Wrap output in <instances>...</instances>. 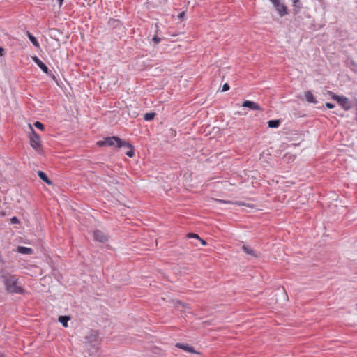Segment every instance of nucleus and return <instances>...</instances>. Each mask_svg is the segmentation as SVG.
I'll return each instance as SVG.
<instances>
[{
    "label": "nucleus",
    "mask_w": 357,
    "mask_h": 357,
    "mask_svg": "<svg viewBox=\"0 0 357 357\" xmlns=\"http://www.w3.org/2000/svg\"><path fill=\"white\" fill-rule=\"evenodd\" d=\"M0 282L3 283L5 290L9 294H24L25 290L18 284V278L16 275L0 271Z\"/></svg>",
    "instance_id": "f257e3e1"
},
{
    "label": "nucleus",
    "mask_w": 357,
    "mask_h": 357,
    "mask_svg": "<svg viewBox=\"0 0 357 357\" xmlns=\"http://www.w3.org/2000/svg\"><path fill=\"white\" fill-rule=\"evenodd\" d=\"M97 145L99 147L102 146H115L117 148H121L123 146H131V144L127 142L118 137H107L104 138L102 140L98 141Z\"/></svg>",
    "instance_id": "f03ea898"
},
{
    "label": "nucleus",
    "mask_w": 357,
    "mask_h": 357,
    "mask_svg": "<svg viewBox=\"0 0 357 357\" xmlns=\"http://www.w3.org/2000/svg\"><path fill=\"white\" fill-rule=\"evenodd\" d=\"M331 98L336 101L345 111L349 110L352 107V102L349 99L344 96H339L333 93Z\"/></svg>",
    "instance_id": "7ed1b4c3"
},
{
    "label": "nucleus",
    "mask_w": 357,
    "mask_h": 357,
    "mask_svg": "<svg viewBox=\"0 0 357 357\" xmlns=\"http://www.w3.org/2000/svg\"><path fill=\"white\" fill-rule=\"evenodd\" d=\"M30 127L31 126H30ZM31 129L30 145L33 149L38 151L41 147L40 137L32 128Z\"/></svg>",
    "instance_id": "20e7f679"
},
{
    "label": "nucleus",
    "mask_w": 357,
    "mask_h": 357,
    "mask_svg": "<svg viewBox=\"0 0 357 357\" xmlns=\"http://www.w3.org/2000/svg\"><path fill=\"white\" fill-rule=\"evenodd\" d=\"M273 5L276 11L280 17H283L287 14V8L284 4L280 3V0H269Z\"/></svg>",
    "instance_id": "39448f33"
},
{
    "label": "nucleus",
    "mask_w": 357,
    "mask_h": 357,
    "mask_svg": "<svg viewBox=\"0 0 357 357\" xmlns=\"http://www.w3.org/2000/svg\"><path fill=\"white\" fill-rule=\"evenodd\" d=\"M93 238L95 241L100 243H105L108 241L109 236L104 231L96 229L93 231Z\"/></svg>",
    "instance_id": "423d86ee"
},
{
    "label": "nucleus",
    "mask_w": 357,
    "mask_h": 357,
    "mask_svg": "<svg viewBox=\"0 0 357 357\" xmlns=\"http://www.w3.org/2000/svg\"><path fill=\"white\" fill-rule=\"evenodd\" d=\"M32 59L43 73L48 75H52V72L49 70L48 67L37 56H34Z\"/></svg>",
    "instance_id": "0eeeda50"
},
{
    "label": "nucleus",
    "mask_w": 357,
    "mask_h": 357,
    "mask_svg": "<svg viewBox=\"0 0 357 357\" xmlns=\"http://www.w3.org/2000/svg\"><path fill=\"white\" fill-rule=\"evenodd\" d=\"M98 335L95 331H91V333L84 337L85 342L89 344H94L98 342Z\"/></svg>",
    "instance_id": "6e6552de"
},
{
    "label": "nucleus",
    "mask_w": 357,
    "mask_h": 357,
    "mask_svg": "<svg viewBox=\"0 0 357 357\" xmlns=\"http://www.w3.org/2000/svg\"><path fill=\"white\" fill-rule=\"evenodd\" d=\"M243 107L249 108L252 110H262V108L257 103L250 100L244 101Z\"/></svg>",
    "instance_id": "1a4fd4ad"
},
{
    "label": "nucleus",
    "mask_w": 357,
    "mask_h": 357,
    "mask_svg": "<svg viewBox=\"0 0 357 357\" xmlns=\"http://www.w3.org/2000/svg\"><path fill=\"white\" fill-rule=\"evenodd\" d=\"M242 250L247 254L253 257H259V255L255 252L252 248L248 245H243L242 246Z\"/></svg>",
    "instance_id": "9d476101"
},
{
    "label": "nucleus",
    "mask_w": 357,
    "mask_h": 357,
    "mask_svg": "<svg viewBox=\"0 0 357 357\" xmlns=\"http://www.w3.org/2000/svg\"><path fill=\"white\" fill-rule=\"evenodd\" d=\"M176 346L180 349H182L183 350L188 351V352L192 353V354L196 353L194 348L191 346H189L188 344L177 343Z\"/></svg>",
    "instance_id": "9b49d317"
},
{
    "label": "nucleus",
    "mask_w": 357,
    "mask_h": 357,
    "mask_svg": "<svg viewBox=\"0 0 357 357\" xmlns=\"http://www.w3.org/2000/svg\"><path fill=\"white\" fill-rule=\"evenodd\" d=\"M38 175L39 178L48 185H52V181L48 178L47 174L43 171H38Z\"/></svg>",
    "instance_id": "f8f14e48"
},
{
    "label": "nucleus",
    "mask_w": 357,
    "mask_h": 357,
    "mask_svg": "<svg viewBox=\"0 0 357 357\" xmlns=\"http://www.w3.org/2000/svg\"><path fill=\"white\" fill-rule=\"evenodd\" d=\"M17 250L19 253L23 255H31L33 253V249L31 248L24 247V246H18Z\"/></svg>",
    "instance_id": "ddd939ff"
},
{
    "label": "nucleus",
    "mask_w": 357,
    "mask_h": 357,
    "mask_svg": "<svg viewBox=\"0 0 357 357\" xmlns=\"http://www.w3.org/2000/svg\"><path fill=\"white\" fill-rule=\"evenodd\" d=\"M26 36H28L29 40L31 42L34 47H40V43L37 40L36 38L33 35H32L29 31H26Z\"/></svg>",
    "instance_id": "4468645a"
},
{
    "label": "nucleus",
    "mask_w": 357,
    "mask_h": 357,
    "mask_svg": "<svg viewBox=\"0 0 357 357\" xmlns=\"http://www.w3.org/2000/svg\"><path fill=\"white\" fill-rule=\"evenodd\" d=\"M305 96L306 98V100L308 102L316 104L317 102V100L314 97L312 93L310 91H307L305 93Z\"/></svg>",
    "instance_id": "2eb2a0df"
},
{
    "label": "nucleus",
    "mask_w": 357,
    "mask_h": 357,
    "mask_svg": "<svg viewBox=\"0 0 357 357\" xmlns=\"http://www.w3.org/2000/svg\"><path fill=\"white\" fill-rule=\"evenodd\" d=\"M280 124V121L278 119L270 120L268 121V126L269 128H277Z\"/></svg>",
    "instance_id": "dca6fc26"
},
{
    "label": "nucleus",
    "mask_w": 357,
    "mask_h": 357,
    "mask_svg": "<svg viewBox=\"0 0 357 357\" xmlns=\"http://www.w3.org/2000/svg\"><path fill=\"white\" fill-rule=\"evenodd\" d=\"M70 320V317L68 316H60L59 321L63 325V327H68V321Z\"/></svg>",
    "instance_id": "f3484780"
},
{
    "label": "nucleus",
    "mask_w": 357,
    "mask_h": 357,
    "mask_svg": "<svg viewBox=\"0 0 357 357\" xmlns=\"http://www.w3.org/2000/svg\"><path fill=\"white\" fill-rule=\"evenodd\" d=\"M155 116V112H148L144 115V119L146 121H150L154 119Z\"/></svg>",
    "instance_id": "a211bd4d"
},
{
    "label": "nucleus",
    "mask_w": 357,
    "mask_h": 357,
    "mask_svg": "<svg viewBox=\"0 0 357 357\" xmlns=\"http://www.w3.org/2000/svg\"><path fill=\"white\" fill-rule=\"evenodd\" d=\"M127 148H129V150L127 151L125 154L130 157V158H132L134 156V151H133V146L131 144V146H126Z\"/></svg>",
    "instance_id": "6ab92c4d"
},
{
    "label": "nucleus",
    "mask_w": 357,
    "mask_h": 357,
    "mask_svg": "<svg viewBox=\"0 0 357 357\" xmlns=\"http://www.w3.org/2000/svg\"><path fill=\"white\" fill-rule=\"evenodd\" d=\"M34 126L41 130H44V125L40 121H36L34 123Z\"/></svg>",
    "instance_id": "aec40b11"
},
{
    "label": "nucleus",
    "mask_w": 357,
    "mask_h": 357,
    "mask_svg": "<svg viewBox=\"0 0 357 357\" xmlns=\"http://www.w3.org/2000/svg\"><path fill=\"white\" fill-rule=\"evenodd\" d=\"M19 220L18 218L16 217V216H13V218H10V223L11 224H17L19 223Z\"/></svg>",
    "instance_id": "412c9836"
},
{
    "label": "nucleus",
    "mask_w": 357,
    "mask_h": 357,
    "mask_svg": "<svg viewBox=\"0 0 357 357\" xmlns=\"http://www.w3.org/2000/svg\"><path fill=\"white\" fill-rule=\"evenodd\" d=\"M152 40L155 43V44H158L160 41H161V39L158 37L156 35H155L153 38H152Z\"/></svg>",
    "instance_id": "4be33fe9"
},
{
    "label": "nucleus",
    "mask_w": 357,
    "mask_h": 357,
    "mask_svg": "<svg viewBox=\"0 0 357 357\" xmlns=\"http://www.w3.org/2000/svg\"><path fill=\"white\" fill-rule=\"evenodd\" d=\"M229 88V85L227 83H225L222 86V91H227Z\"/></svg>",
    "instance_id": "5701e85b"
},
{
    "label": "nucleus",
    "mask_w": 357,
    "mask_h": 357,
    "mask_svg": "<svg viewBox=\"0 0 357 357\" xmlns=\"http://www.w3.org/2000/svg\"><path fill=\"white\" fill-rule=\"evenodd\" d=\"M293 2V6L300 8L299 1L300 0H291Z\"/></svg>",
    "instance_id": "b1692460"
},
{
    "label": "nucleus",
    "mask_w": 357,
    "mask_h": 357,
    "mask_svg": "<svg viewBox=\"0 0 357 357\" xmlns=\"http://www.w3.org/2000/svg\"><path fill=\"white\" fill-rule=\"evenodd\" d=\"M188 236L189 238H195L197 239H200L199 236L197 234H193V233L189 234Z\"/></svg>",
    "instance_id": "393cba45"
},
{
    "label": "nucleus",
    "mask_w": 357,
    "mask_h": 357,
    "mask_svg": "<svg viewBox=\"0 0 357 357\" xmlns=\"http://www.w3.org/2000/svg\"><path fill=\"white\" fill-rule=\"evenodd\" d=\"M326 107L328 109H333L335 107V105L333 104V103H331V102H326Z\"/></svg>",
    "instance_id": "a878e982"
},
{
    "label": "nucleus",
    "mask_w": 357,
    "mask_h": 357,
    "mask_svg": "<svg viewBox=\"0 0 357 357\" xmlns=\"http://www.w3.org/2000/svg\"><path fill=\"white\" fill-rule=\"evenodd\" d=\"M6 54V50L4 48L0 47V56H3Z\"/></svg>",
    "instance_id": "bb28decb"
},
{
    "label": "nucleus",
    "mask_w": 357,
    "mask_h": 357,
    "mask_svg": "<svg viewBox=\"0 0 357 357\" xmlns=\"http://www.w3.org/2000/svg\"><path fill=\"white\" fill-rule=\"evenodd\" d=\"M185 16V12H181L178 14V18L182 20Z\"/></svg>",
    "instance_id": "cd10ccee"
},
{
    "label": "nucleus",
    "mask_w": 357,
    "mask_h": 357,
    "mask_svg": "<svg viewBox=\"0 0 357 357\" xmlns=\"http://www.w3.org/2000/svg\"><path fill=\"white\" fill-rule=\"evenodd\" d=\"M351 65L355 68H357V64L354 61H351Z\"/></svg>",
    "instance_id": "c85d7f7f"
},
{
    "label": "nucleus",
    "mask_w": 357,
    "mask_h": 357,
    "mask_svg": "<svg viewBox=\"0 0 357 357\" xmlns=\"http://www.w3.org/2000/svg\"><path fill=\"white\" fill-rule=\"evenodd\" d=\"M202 243V245H205L206 243V241L202 238L199 239Z\"/></svg>",
    "instance_id": "c756f323"
},
{
    "label": "nucleus",
    "mask_w": 357,
    "mask_h": 357,
    "mask_svg": "<svg viewBox=\"0 0 357 357\" xmlns=\"http://www.w3.org/2000/svg\"><path fill=\"white\" fill-rule=\"evenodd\" d=\"M59 1V6H61L64 0H57Z\"/></svg>",
    "instance_id": "7c9ffc66"
},
{
    "label": "nucleus",
    "mask_w": 357,
    "mask_h": 357,
    "mask_svg": "<svg viewBox=\"0 0 357 357\" xmlns=\"http://www.w3.org/2000/svg\"><path fill=\"white\" fill-rule=\"evenodd\" d=\"M0 262L3 263L1 256H0Z\"/></svg>",
    "instance_id": "2f4dec72"
},
{
    "label": "nucleus",
    "mask_w": 357,
    "mask_h": 357,
    "mask_svg": "<svg viewBox=\"0 0 357 357\" xmlns=\"http://www.w3.org/2000/svg\"><path fill=\"white\" fill-rule=\"evenodd\" d=\"M111 21L115 22V20H112V19H109V22H110Z\"/></svg>",
    "instance_id": "473e14b6"
},
{
    "label": "nucleus",
    "mask_w": 357,
    "mask_h": 357,
    "mask_svg": "<svg viewBox=\"0 0 357 357\" xmlns=\"http://www.w3.org/2000/svg\"><path fill=\"white\" fill-rule=\"evenodd\" d=\"M52 78L54 79H55V75H52Z\"/></svg>",
    "instance_id": "72a5a7b5"
},
{
    "label": "nucleus",
    "mask_w": 357,
    "mask_h": 357,
    "mask_svg": "<svg viewBox=\"0 0 357 357\" xmlns=\"http://www.w3.org/2000/svg\"><path fill=\"white\" fill-rule=\"evenodd\" d=\"M218 202H224V201H222V200H218Z\"/></svg>",
    "instance_id": "f704fd0d"
}]
</instances>
